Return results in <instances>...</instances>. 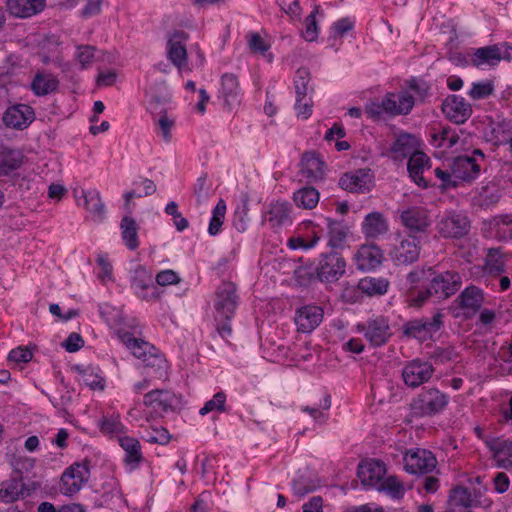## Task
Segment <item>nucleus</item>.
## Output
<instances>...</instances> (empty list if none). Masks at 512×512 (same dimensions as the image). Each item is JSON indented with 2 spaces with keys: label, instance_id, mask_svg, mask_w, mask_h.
<instances>
[{
  "label": "nucleus",
  "instance_id": "nucleus-5",
  "mask_svg": "<svg viewBox=\"0 0 512 512\" xmlns=\"http://www.w3.org/2000/svg\"><path fill=\"white\" fill-rule=\"evenodd\" d=\"M130 287L133 293L144 301L157 300L160 297L153 281V273L143 265H136L130 271Z\"/></svg>",
  "mask_w": 512,
  "mask_h": 512
},
{
  "label": "nucleus",
  "instance_id": "nucleus-20",
  "mask_svg": "<svg viewBox=\"0 0 512 512\" xmlns=\"http://www.w3.org/2000/svg\"><path fill=\"white\" fill-rule=\"evenodd\" d=\"M415 105V98L406 90L398 93L389 92L384 95L386 114L390 116L408 115Z\"/></svg>",
  "mask_w": 512,
  "mask_h": 512
},
{
  "label": "nucleus",
  "instance_id": "nucleus-44",
  "mask_svg": "<svg viewBox=\"0 0 512 512\" xmlns=\"http://www.w3.org/2000/svg\"><path fill=\"white\" fill-rule=\"evenodd\" d=\"M121 340L131 353L141 361L149 353H155L156 347L143 339L134 337L131 333H124L121 335Z\"/></svg>",
  "mask_w": 512,
  "mask_h": 512
},
{
  "label": "nucleus",
  "instance_id": "nucleus-47",
  "mask_svg": "<svg viewBox=\"0 0 512 512\" xmlns=\"http://www.w3.org/2000/svg\"><path fill=\"white\" fill-rule=\"evenodd\" d=\"M328 246L333 249L343 248L346 242L347 227L339 221L327 219Z\"/></svg>",
  "mask_w": 512,
  "mask_h": 512
},
{
  "label": "nucleus",
  "instance_id": "nucleus-46",
  "mask_svg": "<svg viewBox=\"0 0 512 512\" xmlns=\"http://www.w3.org/2000/svg\"><path fill=\"white\" fill-rule=\"evenodd\" d=\"M121 237L129 250H136L139 247L138 226L130 216H124L120 223Z\"/></svg>",
  "mask_w": 512,
  "mask_h": 512
},
{
  "label": "nucleus",
  "instance_id": "nucleus-9",
  "mask_svg": "<svg viewBox=\"0 0 512 512\" xmlns=\"http://www.w3.org/2000/svg\"><path fill=\"white\" fill-rule=\"evenodd\" d=\"M189 35L182 30H175L168 36L166 53L168 60L180 73L190 71L188 68V55L186 43Z\"/></svg>",
  "mask_w": 512,
  "mask_h": 512
},
{
  "label": "nucleus",
  "instance_id": "nucleus-54",
  "mask_svg": "<svg viewBox=\"0 0 512 512\" xmlns=\"http://www.w3.org/2000/svg\"><path fill=\"white\" fill-rule=\"evenodd\" d=\"M319 485V480L309 476L300 475L293 480L292 490L295 495L303 497L306 494L315 491Z\"/></svg>",
  "mask_w": 512,
  "mask_h": 512
},
{
  "label": "nucleus",
  "instance_id": "nucleus-40",
  "mask_svg": "<svg viewBox=\"0 0 512 512\" xmlns=\"http://www.w3.org/2000/svg\"><path fill=\"white\" fill-rule=\"evenodd\" d=\"M221 97L228 107L239 102L240 86L238 77L233 73H225L221 77Z\"/></svg>",
  "mask_w": 512,
  "mask_h": 512
},
{
  "label": "nucleus",
  "instance_id": "nucleus-23",
  "mask_svg": "<svg viewBox=\"0 0 512 512\" xmlns=\"http://www.w3.org/2000/svg\"><path fill=\"white\" fill-rule=\"evenodd\" d=\"M353 260L358 270L371 271L381 265L383 253L377 245L364 244L358 248Z\"/></svg>",
  "mask_w": 512,
  "mask_h": 512
},
{
  "label": "nucleus",
  "instance_id": "nucleus-32",
  "mask_svg": "<svg viewBox=\"0 0 512 512\" xmlns=\"http://www.w3.org/2000/svg\"><path fill=\"white\" fill-rule=\"evenodd\" d=\"M482 271L490 276H500L506 271V253L501 247H491L486 250Z\"/></svg>",
  "mask_w": 512,
  "mask_h": 512
},
{
  "label": "nucleus",
  "instance_id": "nucleus-30",
  "mask_svg": "<svg viewBox=\"0 0 512 512\" xmlns=\"http://www.w3.org/2000/svg\"><path fill=\"white\" fill-rule=\"evenodd\" d=\"M300 165L302 176L309 182H317L324 178L325 162L315 152L304 153Z\"/></svg>",
  "mask_w": 512,
  "mask_h": 512
},
{
  "label": "nucleus",
  "instance_id": "nucleus-27",
  "mask_svg": "<svg viewBox=\"0 0 512 512\" xmlns=\"http://www.w3.org/2000/svg\"><path fill=\"white\" fill-rule=\"evenodd\" d=\"M46 0H6V10L14 18L27 19L42 12Z\"/></svg>",
  "mask_w": 512,
  "mask_h": 512
},
{
  "label": "nucleus",
  "instance_id": "nucleus-57",
  "mask_svg": "<svg viewBox=\"0 0 512 512\" xmlns=\"http://www.w3.org/2000/svg\"><path fill=\"white\" fill-rule=\"evenodd\" d=\"M227 396L223 391L214 394L212 399L205 402L204 406L199 410L201 416H205L211 412L223 413L226 411Z\"/></svg>",
  "mask_w": 512,
  "mask_h": 512
},
{
  "label": "nucleus",
  "instance_id": "nucleus-38",
  "mask_svg": "<svg viewBox=\"0 0 512 512\" xmlns=\"http://www.w3.org/2000/svg\"><path fill=\"white\" fill-rule=\"evenodd\" d=\"M100 432L117 440L126 435L127 427L122 423L120 414L116 412L104 414L98 421Z\"/></svg>",
  "mask_w": 512,
  "mask_h": 512
},
{
  "label": "nucleus",
  "instance_id": "nucleus-17",
  "mask_svg": "<svg viewBox=\"0 0 512 512\" xmlns=\"http://www.w3.org/2000/svg\"><path fill=\"white\" fill-rule=\"evenodd\" d=\"M324 311L317 305H305L295 312V324L297 331L301 333H311L322 322Z\"/></svg>",
  "mask_w": 512,
  "mask_h": 512
},
{
  "label": "nucleus",
  "instance_id": "nucleus-4",
  "mask_svg": "<svg viewBox=\"0 0 512 512\" xmlns=\"http://www.w3.org/2000/svg\"><path fill=\"white\" fill-rule=\"evenodd\" d=\"M239 304L236 285L223 282L217 288L214 299V319H233Z\"/></svg>",
  "mask_w": 512,
  "mask_h": 512
},
{
  "label": "nucleus",
  "instance_id": "nucleus-7",
  "mask_svg": "<svg viewBox=\"0 0 512 512\" xmlns=\"http://www.w3.org/2000/svg\"><path fill=\"white\" fill-rule=\"evenodd\" d=\"M404 469L409 474L422 475L434 471L437 467L435 455L423 448H412L403 457Z\"/></svg>",
  "mask_w": 512,
  "mask_h": 512
},
{
  "label": "nucleus",
  "instance_id": "nucleus-42",
  "mask_svg": "<svg viewBox=\"0 0 512 512\" xmlns=\"http://www.w3.org/2000/svg\"><path fill=\"white\" fill-rule=\"evenodd\" d=\"M76 369L81 375L82 382L91 390L103 391L106 386V379L103 371L98 366H87Z\"/></svg>",
  "mask_w": 512,
  "mask_h": 512
},
{
  "label": "nucleus",
  "instance_id": "nucleus-14",
  "mask_svg": "<svg viewBox=\"0 0 512 512\" xmlns=\"http://www.w3.org/2000/svg\"><path fill=\"white\" fill-rule=\"evenodd\" d=\"M143 404L155 415L163 416L176 409L178 399L176 395L169 390L155 389L144 395Z\"/></svg>",
  "mask_w": 512,
  "mask_h": 512
},
{
  "label": "nucleus",
  "instance_id": "nucleus-37",
  "mask_svg": "<svg viewBox=\"0 0 512 512\" xmlns=\"http://www.w3.org/2000/svg\"><path fill=\"white\" fill-rule=\"evenodd\" d=\"M58 86L57 76L45 71H38L30 84V88L36 96L51 94L58 89Z\"/></svg>",
  "mask_w": 512,
  "mask_h": 512
},
{
  "label": "nucleus",
  "instance_id": "nucleus-49",
  "mask_svg": "<svg viewBox=\"0 0 512 512\" xmlns=\"http://www.w3.org/2000/svg\"><path fill=\"white\" fill-rule=\"evenodd\" d=\"M320 194L314 187H303L294 192L293 201L297 207L311 210L315 208L319 202Z\"/></svg>",
  "mask_w": 512,
  "mask_h": 512
},
{
  "label": "nucleus",
  "instance_id": "nucleus-55",
  "mask_svg": "<svg viewBox=\"0 0 512 512\" xmlns=\"http://www.w3.org/2000/svg\"><path fill=\"white\" fill-rule=\"evenodd\" d=\"M494 91L495 86L492 80H482L473 82L467 94L473 100H482L491 96Z\"/></svg>",
  "mask_w": 512,
  "mask_h": 512
},
{
  "label": "nucleus",
  "instance_id": "nucleus-8",
  "mask_svg": "<svg viewBox=\"0 0 512 512\" xmlns=\"http://www.w3.org/2000/svg\"><path fill=\"white\" fill-rule=\"evenodd\" d=\"M442 319L443 314L438 311L431 318L410 320L403 325V334L419 341H426L442 327Z\"/></svg>",
  "mask_w": 512,
  "mask_h": 512
},
{
  "label": "nucleus",
  "instance_id": "nucleus-28",
  "mask_svg": "<svg viewBox=\"0 0 512 512\" xmlns=\"http://www.w3.org/2000/svg\"><path fill=\"white\" fill-rule=\"evenodd\" d=\"M34 120L33 109L25 104L9 107L4 115L3 122L6 126L15 129H24Z\"/></svg>",
  "mask_w": 512,
  "mask_h": 512
},
{
  "label": "nucleus",
  "instance_id": "nucleus-15",
  "mask_svg": "<svg viewBox=\"0 0 512 512\" xmlns=\"http://www.w3.org/2000/svg\"><path fill=\"white\" fill-rule=\"evenodd\" d=\"M442 112L455 124L465 123L472 115V106L462 96L448 95L442 102Z\"/></svg>",
  "mask_w": 512,
  "mask_h": 512
},
{
  "label": "nucleus",
  "instance_id": "nucleus-45",
  "mask_svg": "<svg viewBox=\"0 0 512 512\" xmlns=\"http://www.w3.org/2000/svg\"><path fill=\"white\" fill-rule=\"evenodd\" d=\"M24 156L18 150L3 149L0 151V176H8L23 164Z\"/></svg>",
  "mask_w": 512,
  "mask_h": 512
},
{
  "label": "nucleus",
  "instance_id": "nucleus-3",
  "mask_svg": "<svg viewBox=\"0 0 512 512\" xmlns=\"http://www.w3.org/2000/svg\"><path fill=\"white\" fill-rule=\"evenodd\" d=\"M90 478V461L74 462L67 467L61 476L60 491L63 495L77 494Z\"/></svg>",
  "mask_w": 512,
  "mask_h": 512
},
{
  "label": "nucleus",
  "instance_id": "nucleus-2",
  "mask_svg": "<svg viewBox=\"0 0 512 512\" xmlns=\"http://www.w3.org/2000/svg\"><path fill=\"white\" fill-rule=\"evenodd\" d=\"M449 404V396L437 388H423L410 406L414 415L432 417L442 413Z\"/></svg>",
  "mask_w": 512,
  "mask_h": 512
},
{
  "label": "nucleus",
  "instance_id": "nucleus-16",
  "mask_svg": "<svg viewBox=\"0 0 512 512\" xmlns=\"http://www.w3.org/2000/svg\"><path fill=\"white\" fill-rule=\"evenodd\" d=\"M421 140L414 134L401 132L390 147L391 158L395 161H402L410 158L411 155L420 151Z\"/></svg>",
  "mask_w": 512,
  "mask_h": 512
},
{
  "label": "nucleus",
  "instance_id": "nucleus-19",
  "mask_svg": "<svg viewBox=\"0 0 512 512\" xmlns=\"http://www.w3.org/2000/svg\"><path fill=\"white\" fill-rule=\"evenodd\" d=\"M372 184L373 175L370 169H358L348 172L339 179L340 187L352 193L368 192Z\"/></svg>",
  "mask_w": 512,
  "mask_h": 512
},
{
  "label": "nucleus",
  "instance_id": "nucleus-62",
  "mask_svg": "<svg viewBox=\"0 0 512 512\" xmlns=\"http://www.w3.org/2000/svg\"><path fill=\"white\" fill-rule=\"evenodd\" d=\"M142 190H132L124 194L125 201L128 203L131 199L152 195L156 191L155 183L150 179L141 181Z\"/></svg>",
  "mask_w": 512,
  "mask_h": 512
},
{
  "label": "nucleus",
  "instance_id": "nucleus-21",
  "mask_svg": "<svg viewBox=\"0 0 512 512\" xmlns=\"http://www.w3.org/2000/svg\"><path fill=\"white\" fill-rule=\"evenodd\" d=\"M480 170L481 164L477 161V158L467 155L458 156L451 163V171H453L458 185L461 182L475 180L479 176Z\"/></svg>",
  "mask_w": 512,
  "mask_h": 512
},
{
  "label": "nucleus",
  "instance_id": "nucleus-36",
  "mask_svg": "<svg viewBox=\"0 0 512 512\" xmlns=\"http://www.w3.org/2000/svg\"><path fill=\"white\" fill-rule=\"evenodd\" d=\"M489 449L498 468L512 469V440L497 439L489 444Z\"/></svg>",
  "mask_w": 512,
  "mask_h": 512
},
{
  "label": "nucleus",
  "instance_id": "nucleus-60",
  "mask_svg": "<svg viewBox=\"0 0 512 512\" xmlns=\"http://www.w3.org/2000/svg\"><path fill=\"white\" fill-rule=\"evenodd\" d=\"M310 82V72L307 68H299L294 77V87L296 97L306 98L308 95V85Z\"/></svg>",
  "mask_w": 512,
  "mask_h": 512
},
{
  "label": "nucleus",
  "instance_id": "nucleus-31",
  "mask_svg": "<svg viewBox=\"0 0 512 512\" xmlns=\"http://www.w3.org/2000/svg\"><path fill=\"white\" fill-rule=\"evenodd\" d=\"M120 447L124 450L123 462L130 470L137 469L144 460L142 446L137 438L123 436L118 440Z\"/></svg>",
  "mask_w": 512,
  "mask_h": 512
},
{
  "label": "nucleus",
  "instance_id": "nucleus-11",
  "mask_svg": "<svg viewBox=\"0 0 512 512\" xmlns=\"http://www.w3.org/2000/svg\"><path fill=\"white\" fill-rule=\"evenodd\" d=\"M435 369L429 361L413 359L402 369V379L411 388H417L428 382L433 376Z\"/></svg>",
  "mask_w": 512,
  "mask_h": 512
},
{
  "label": "nucleus",
  "instance_id": "nucleus-50",
  "mask_svg": "<svg viewBox=\"0 0 512 512\" xmlns=\"http://www.w3.org/2000/svg\"><path fill=\"white\" fill-rule=\"evenodd\" d=\"M389 282L383 277H365L358 283L357 289L368 296L383 295L387 292Z\"/></svg>",
  "mask_w": 512,
  "mask_h": 512
},
{
  "label": "nucleus",
  "instance_id": "nucleus-43",
  "mask_svg": "<svg viewBox=\"0 0 512 512\" xmlns=\"http://www.w3.org/2000/svg\"><path fill=\"white\" fill-rule=\"evenodd\" d=\"M500 62V48L496 45L475 49L471 55V64L476 67L483 65L495 66Z\"/></svg>",
  "mask_w": 512,
  "mask_h": 512
},
{
  "label": "nucleus",
  "instance_id": "nucleus-1",
  "mask_svg": "<svg viewBox=\"0 0 512 512\" xmlns=\"http://www.w3.org/2000/svg\"><path fill=\"white\" fill-rule=\"evenodd\" d=\"M420 253L421 241L411 234H395L388 248V256L395 266H408L417 262Z\"/></svg>",
  "mask_w": 512,
  "mask_h": 512
},
{
  "label": "nucleus",
  "instance_id": "nucleus-52",
  "mask_svg": "<svg viewBox=\"0 0 512 512\" xmlns=\"http://www.w3.org/2000/svg\"><path fill=\"white\" fill-rule=\"evenodd\" d=\"M320 241V236L312 231L307 234L297 233L287 240V247L292 250L308 251L313 249Z\"/></svg>",
  "mask_w": 512,
  "mask_h": 512
},
{
  "label": "nucleus",
  "instance_id": "nucleus-41",
  "mask_svg": "<svg viewBox=\"0 0 512 512\" xmlns=\"http://www.w3.org/2000/svg\"><path fill=\"white\" fill-rule=\"evenodd\" d=\"M459 142V135L451 127L433 128L429 143L435 148L449 149Z\"/></svg>",
  "mask_w": 512,
  "mask_h": 512
},
{
  "label": "nucleus",
  "instance_id": "nucleus-22",
  "mask_svg": "<svg viewBox=\"0 0 512 512\" xmlns=\"http://www.w3.org/2000/svg\"><path fill=\"white\" fill-rule=\"evenodd\" d=\"M73 194L76 198L77 204L89 211L94 219L101 220L103 218L105 205L98 190H85L80 188L74 189Z\"/></svg>",
  "mask_w": 512,
  "mask_h": 512
},
{
  "label": "nucleus",
  "instance_id": "nucleus-56",
  "mask_svg": "<svg viewBox=\"0 0 512 512\" xmlns=\"http://www.w3.org/2000/svg\"><path fill=\"white\" fill-rule=\"evenodd\" d=\"M226 214V203L223 199H220L212 211V217L208 226V233L211 236L217 235L223 225V221Z\"/></svg>",
  "mask_w": 512,
  "mask_h": 512
},
{
  "label": "nucleus",
  "instance_id": "nucleus-6",
  "mask_svg": "<svg viewBox=\"0 0 512 512\" xmlns=\"http://www.w3.org/2000/svg\"><path fill=\"white\" fill-rule=\"evenodd\" d=\"M356 330L363 333L366 340L374 347L384 345L392 335L389 320L382 315L373 316L365 323H358Z\"/></svg>",
  "mask_w": 512,
  "mask_h": 512
},
{
  "label": "nucleus",
  "instance_id": "nucleus-58",
  "mask_svg": "<svg viewBox=\"0 0 512 512\" xmlns=\"http://www.w3.org/2000/svg\"><path fill=\"white\" fill-rule=\"evenodd\" d=\"M96 48L92 45H77L75 59L79 63L81 69H88L95 60Z\"/></svg>",
  "mask_w": 512,
  "mask_h": 512
},
{
  "label": "nucleus",
  "instance_id": "nucleus-63",
  "mask_svg": "<svg viewBox=\"0 0 512 512\" xmlns=\"http://www.w3.org/2000/svg\"><path fill=\"white\" fill-rule=\"evenodd\" d=\"M159 113L160 117L157 120V125L159 128L158 133L162 136L165 142H170L172 138L171 130L174 126V120L170 119L165 111L161 110Z\"/></svg>",
  "mask_w": 512,
  "mask_h": 512
},
{
  "label": "nucleus",
  "instance_id": "nucleus-13",
  "mask_svg": "<svg viewBox=\"0 0 512 512\" xmlns=\"http://www.w3.org/2000/svg\"><path fill=\"white\" fill-rule=\"evenodd\" d=\"M462 285V277L456 271L437 273L430 280V292L438 299H447L454 295Z\"/></svg>",
  "mask_w": 512,
  "mask_h": 512
},
{
  "label": "nucleus",
  "instance_id": "nucleus-26",
  "mask_svg": "<svg viewBox=\"0 0 512 512\" xmlns=\"http://www.w3.org/2000/svg\"><path fill=\"white\" fill-rule=\"evenodd\" d=\"M431 168V159L423 151H419L408 159L407 171L411 180L419 187L427 189L431 186L423 177L425 170Z\"/></svg>",
  "mask_w": 512,
  "mask_h": 512
},
{
  "label": "nucleus",
  "instance_id": "nucleus-29",
  "mask_svg": "<svg viewBox=\"0 0 512 512\" xmlns=\"http://www.w3.org/2000/svg\"><path fill=\"white\" fill-rule=\"evenodd\" d=\"M143 373L151 379H166L168 376V362L164 355L156 348L155 353H149L142 360Z\"/></svg>",
  "mask_w": 512,
  "mask_h": 512
},
{
  "label": "nucleus",
  "instance_id": "nucleus-33",
  "mask_svg": "<svg viewBox=\"0 0 512 512\" xmlns=\"http://www.w3.org/2000/svg\"><path fill=\"white\" fill-rule=\"evenodd\" d=\"M474 506L471 492L464 486H456L450 490L446 512H466Z\"/></svg>",
  "mask_w": 512,
  "mask_h": 512
},
{
  "label": "nucleus",
  "instance_id": "nucleus-61",
  "mask_svg": "<svg viewBox=\"0 0 512 512\" xmlns=\"http://www.w3.org/2000/svg\"><path fill=\"white\" fill-rule=\"evenodd\" d=\"M246 39L248 48L252 53L265 56L270 49V44L258 32H249Z\"/></svg>",
  "mask_w": 512,
  "mask_h": 512
},
{
  "label": "nucleus",
  "instance_id": "nucleus-18",
  "mask_svg": "<svg viewBox=\"0 0 512 512\" xmlns=\"http://www.w3.org/2000/svg\"><path fill=\"white\" fill-rule=\"evenodd\" d=\"M386 475L385 464L376 459L362 461L358 466V477L366 487L377 489Z\"/></svg>",
  "mask_w": 512,
  "mask_h": 512
},
{
  "label": "nucleus",
  "instance_id": "nucleus-39",
  "mask_svg": "<svg viewBox=\"0 0 512 512\" xmlns=\"http://www.w3.org/2000/svg\"><path fill=\"white\" fill-rule=\"evenodd\" d=\"M388 231V222L380 212L367 214L362 222V232L367 238H378Z\"/></svg>",
  "mask_w": 512,
  "mask_h": 512
},
{
  "label": "nucleus",
  "instance_id": "nucleus-35",
  "mask_svg": "<svg viewBox=\"0 0 512 512\" xmlns=\"http://www.w3.org/2000/svg\"><path fill=\"white\" fill-rule=\"evenodd\" d=\"M266 221L272 228L291 225V205L287 201H276L269 206Z\"/></svg>",
  "mask_w": 512,
  "mask_h": 512
},
{
  "label": "nucleus",
  "instance_id": "nucleus-10",
  "mask_svg": "<svg viewBox=\"0 0 512 512\" xmlns=\"http://www.w3.org/2000/svg\"><path fill=\"white\" fill-rule=\"evenodd\" d=\"M346 271V261L337 252L322 253L316 267V276L321 282L339 280Z\"/></svg>",
  "mask_w": 512,
  "mask_h": 512
},
{
  "label": "nucleus",
  "instance_id": "nucleus-48",
  "mask_svg": "<svg viewBox=\"0 0 512 512\" xmlns=\"http://www.w3.org/2000/svg\"><path fill=\"white\" fill-rule=\"evenodd\" d=\"M487 140L495 146L507 144L512 141V126L510 121H500L494 124L486 135Z\"/></svg>",
  "mask_w": 512,
  "mask_h": 512
},
{
  "label": "nucleus",
  "instance_id": "nucleus-24",
  "mask_svg": "<svg viewBox=\"0 0 512 512\" xmlns=\"http://www.w3.org/2000/svg\"><path fill=\"white\" fill-rule=\"evenodd\" d=\"M483 302V291L475 285L466 287L457 298L458 307L466 318L474 316L480 310Z\"/></svg>",
  "mask_w": 512,
  "mask_h": 512
},
{
  "label": "nucleus",
  "instance_id": "nucleus-25",
  "mask_svg": "<svg viewBox=\"0 0 512 512\" xmlns=\"http://www.w3.org/2000/svg\"><path fill=\"white\" fill-rule=\"evenodd\" d=\"M400 219L402 225L411 232H424L431 223L428 211L419 206L403 210Z\"/></svg>",
  "mask_w": 512,
  "mask_h": 512
},
{
  "label": "nucleus",
  "instance_id": "nucleus-53",
  "mask_svg": "<svg viewBox=\"0 0 512 512\" xmlns=\"http://www.w3.org/2000/svg\"><path fill=\"white\" fill-rule=\"evenodd\" d=\"M318 15L324 17V12L321 10L319 5H315L311 13L305 18V28L302 32V36L306 41L313 42L318 38L319 25L316 20Z\"/></svg>",
  "mask_w": 512,
  "mask_h": 512
},
{
  "label": "nucleus",
  "instance_id": "nucleus-59",
  "mask_svg": "<svg viewBox=\"0 0 512 512\" xmlns=\"http://www.w3.org/2000/svg\"><path fill=\"white\" fill-rule=\"evenodd\" d=\"M378 491H384L392 498L399 499L404 495V487L402 482L395 476L384 478L381 485L377 488Z\"/></svg>",
  "mask_w": 512,
  "mask_h": 512
},
{
  "label": "nucleus",
  "instance_id": "nucleus-51",
  "mask_svg": "<svg viewBox=\"0 0 512 512\" xmlns=\"http://www.w3.org/2000/svg\"><path fill=\"white\" fill-rule=\"evenodd\" d=\"M494 237L501 242L512 241V215L495 217L491 222Z\"/></svg>",
  "mask_w": 512,
  "mask_h": 512
},
{
  "label": "nucleus",
  "instance_id": "nucleus-64",
  "mask_svg": "<svg viewBox=\"0 0 512 512\" xmlns=\"http://www.w3.org/2000/svg\"><path fill=\"white\" fill-rule=\"evenodd\" d=\"M354 22L350 18H341L331 26V36L334 38L343 37L344 34L352 30Z\"/></svg>",
  "mask_w": 512,
  "mask_h": 512
},
{
  "label": "nucleus",
  "instance_id": "nucleus-34",
  "mask_svg": "<svg viewBox=\"0 0 512 512\" xmlns=\"http://www.w3.org/2000/svg\"><path fill=\"white\" fill-rule=\"evenodd\" d=\"M29 495L22 476L10 478L0 483V501L3 503H12L20 498Z\"/></svg>",
  "mask_w": 512,
  "mask_h": 512
},
{
  "label": "nucleus",
  "instance_id": "nucleus-12",
  "mask_svg": "<svg viewBox=\"0 0 512 512\" xmlns=\"http://www.w3.org/2000/svg\"><path fill=\"white\" fill-rule=\"evenodd\" d=\"M469 229L468 217L459 212H447L437 224L438 233L444 238H462Z\"/></svg>",
  "mask_w": 512,
  "mask_h": 512
}]
</instances>
